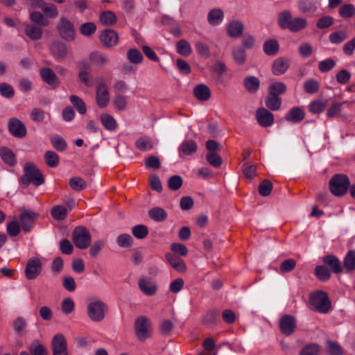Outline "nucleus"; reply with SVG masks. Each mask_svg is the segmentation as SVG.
Listing matches in <instances>:
<instances>
[{"instance_id":"7ed1b4c3","label":"nucleus","mask_w":355,"mask_h":355,"mask_svg":"<svg viewBox=\"0 0 355 355\" xmlns=\"http://www.w3.org/2000/svg\"><path fill=\"white\" fill-rule=\"evenodd\" d=\"M350 187V180L347 175L343 173L334 175L329 180V189L331 193L337 197L345 196Z\"/></svg>"},{"instance_id":"f8f14e48","label":"nucleus","mask_w":355,"mask_h":355,"mask_svg":"<svg viewBox=\"0 0 355 355\" xmlns=\"http://www.w3.org/2000/svg\"><path fill=\"white\" fill-rule=\"evenodd\" d=\"M50 51L53 57L57 60H64L68 55L67 45L61 41L55 40L50 46Z\"/></svg>"},{"instance_id":"e433bc0d","label":"nucleus","mask_w":355,"mask_h":355,"mask_svg":"<svg viewBox=\"0 0 355 355\" xmlns=\"http://www.w3.org/2000/svg\"><path fill=\"white\" fill-rule=\"evenodd\" d=\"M234 61L239 65H243L246 62L247 55L244 49L239 46L234 47L232 52Z\"/></svg>"},{"instance_id":"c9c22d12","label":"nucleus","mask_w":355,"mask_h":355,"mask_svg":"<svg viewBox=\"0 0 355 355\" xmlns=\"http://www.w3.org/2000/svg\"><path fill=\"white\" fill-rule=\"evenodd\" d=\"M28 350L31 355H48L46 348L38 340L32 341L28 347Z\"/></svg>"},{"instance_id":"2eb2a0df","label":"nucleus","mask_w":355,"mask_h":355,"mask_svg":"<svg viewBox=\"0 0 355 355\" xmlns=\"http://www.w3.org/2000/svg\"><path fill=\"white\" fill-rule=\"evenodd\" d=\"M38 214L31 210H24L19 216L21 227L24 231L29 232L34 224Z\"/></svg>"},{"instance_id":"a878e982","label":"nucleus","mask_w":355,"mask_h":355,"mask_svg":"<svg viewBox=\"0 0 355 355\" xmlns=\"http://www.w3.org/2000/svg\"><path fill=\"white\" fill-rule=\"evenodd\" d=\"M24 32L26 36L32 40H38L42 37V28L31 24H25Z\"/></svg>"},{"instance_id":"de8ad7c7","label":"nucleus","mask_w":355,"mask_h":355,"mask_svg":"<svg viewBox=\"0 0 355 355\" xmlns=\"http://www.w3.org/2000/svg\"><path fill=\"white\" fill-rule=\"evenodd\" d=\"M67 213V209L62 205H55L51 211L52 217L57 220H62L65 219Z\"/></svg>"},{"instance_id":"774afa93","label":"nucleus","mask_w":355,"mask_h":355,"mask_svg":"<svg viewBox=\"0 0 355 355\" xmlns=\"http://www.w3.org/2000/svg\"><path fill=\"white\" fill-rule=\"evenodd\" d=\"M318 352L319 346L316 344H310L301 349L300 355H318Z\"/></svg>"},{"instance_id":"393cba45","label":"nucleus","mask_w":355,"mask_h":355,"mask_svg":"<svg viewBox=\"0 0 355 355\" xmlns=\"http://www.w3.org/2000/svg\"><path fill=\"white\" fill-rule=\"evenodd\" d=\"M89 59L92 63L99 67H104L110 63V59L106 55L99 52L94 51L89 55Z\"/></svg>"},{"instance_id":"e2e57ef3","label":"nucleus","mask_w":355,"mask_h":355,"mask_svg":"<svg viewBox=\"0 0 355 355\" xmlns=\"http://www.w3.org/2000/svg\"><path fill=\"white\" fill-rule=\"evenodd\" d=\"M336 66V62L333 58H327L322 60L318 64V69L322 73L330 71Z\"/></svg>"},{"instance_id":"f704fd0d","label":"nucleus","mask_w":355,"mask_h":355,"mask_svg":"<svg viewBox=\"0 0 355 355\" xmlns=\"http://www.w3.org/2000/svg\"><path fill=\"white\" fill-rule=\"evenodd\" d=\"M149 217L156 221V222H162L165 220L167 218L166 211L161 208V207H153L148 211Z\"/></svg>"},{"instance_id":"39448f33","label":"nucleus","mask_w":355,"mask_h":355,"mask_svg":"<svg viewBox=\"0 0 355 355\" xmlns=\"http://www.w3.org/2000/svg\"><path fill=\"white\" fill-rule=\"evenodd\" d=\"M71 239L75 246L80 250L87 248L92 242L91 234L84 226H78L73 230Z\"/></svg>"},{"instance_id":"4be33fe9","label":"nucleus","mask_w":355,"mask_h":355,"mask_svg":"<svg viewBox=\"0 0 355 355\" xmlns=\"http://www.w3.org/2000/svg\"><path fill=\"white\" fill-rule=\"evenodd\" d=\"M304 112L301 107L291 108L286 114L285 119L292 123H300L304 119Z\"/></svg>"},{"instance_id":"72a5a7b5","label":"nucleus","mask_w":355,"mask_h":355,"mask_svg":"<svg viewBox=\"0 0 355 355\" xmlns=\"http://www.w3.org/2000/svg\"><path fill=\"white\" fill-rule=\"evenodd\" d=\"M135 146L139 150L148 151L153 149L154 145L153 140L150 137L144 136L139 137L135 141Z\"/></svg>"},{"instance_id":"4d7b16f0","label":"nucleus","mask_w":355,"mask_h":355,"mask_svg":"<svg viewBox=\"0 0 355 355\" xmlns=\"http://www.w3.org/2000/svg\"><path fill=\"white\" fill-rule=\"evenodd\" d=\"M132 233L137 239H144L148 234V229L144 225H137L132 227Z\"/></svg>"},{"instance_id":"473e14b6","label":"nucleus","mask_w":355,"mask_h":355,"mask_svg":"<svg viewBox=\"0 0 355 355\" xmlns=\"http://www.w3.org/2000/svg\"><path fill=\"white\" fill-rule=\"evenodd\" d=\"M264 53L268 55H276L279 49V44L277 40L270 39L265 42L263 46Z\"/></svg>"},{"instance_id":"c85d7f7f","label":"nucleus","mask_w":355,"mask_h":355,"mask_svg":"<svg viewBox=\"0 0 355 355\" xmlns=\"http://www.w3.org/2000/svg\"><path fill=\"white\" fill-rule=\"evenodd\" d=\"M224 18V13L220 8H214L209 10L207 15V21L212 26L220 24Z\"/></svg>"},{"instance_id":"338daca9","label":"nucleus","mask_w":355,"mask_h":355,"mask_svg":"<svg viewBox=\"0 0 355 355\" xmlns=\"http://www.w3.org/2000/svg\"><path fill=\"white\" fill-rule=\"evenodd\" d=\"M74 302L71 298H64L61 302L62 311L66 315L71 313L74 310Z\"/></svg>"},{"instance_id":"58836bf2","label":"nucleus","mask_w":355,"mask_h":355,"mask_svg":"<svg viewBox=\"0 0 355 355\" xmlns=\"http://www.w3.org/2000/svg\"><path fill=\"white\" fill-rule=\"evenodd\" d=\"M293 19L291 12L284 10L278 14L277 22L282 29H288Z\"/></svg>"},{"instance_id":"ddd939ff","label":"nucleus","mask_w":355,"mask_h":355,"mask_svg":"<svg viewBox=\"0 0 355 355\" xmlns=\"http://www.w3.org/2000/svg\"><path fill=\"white\" fill-rule=\"evenodd\" d=\"M256 117L258 123L262 127H269L274 123V115L266 108L260 107L257 109Z\"/></svg>"},{"instance_id":"052dcab7","label":"nucleus","mask_w":355,"mask_h":355,"mask_svg":"<svg viewBox=\"0 0 355 355\" xmlns=\"http://www.w3.org/2000/svg\"><path fill=\"white\" fill-rule=\"evenodd\" d=\"M30 19L31 21L40 26H46L49 24L48 19H46L40 12L34 11L31 12L30 15Z\"/></svg>"},{"instance_id":"0eeeda50","label":"nucleus","mask_w":355,"mask_h":355,"mask_svg":"<svg viewBox=\"0 0 355 355\" xmlns=\"http://www.w3.org/2000/svg\"><path fill=\"white\" fill-rule=\"evenodd\" d=\"M57 31L60 36L67 41H73L76 37V30L73 24L66 17H61L57 24Z\"/></svg>"},{"instance_id":"bb28decb","label":"nucleus","mask_w":355,"mask_h":355,"mask_svg":"<svg viewBox=\"0 0 355 355\" xmlns=\"http://www.w3.org/2000/svg\"><path fill=\"white\" fill-rule=\"evenodd\" d=\"M138 286L139 289L146 295H155L157 292V286L149 280L141 278L139 280Z\"/></svg>"},{"instance_id":"6e6d98bb","label":"nucleus","mask_w":355,"mask_h":355,"mask_svg":"<svg viewBox=\"0 0 355 355\" xmlns=\"http://www.w3.org/2000/svg\"><path fill=\"white\" fill-rule=\"evenodd\" d=\"M112 103L116 110L119 111L125 110L128 104L127 97L122 94H115Z\"/></svg>"},{"instance_id":"9b49d317","label":"nucleus","mask_w":355,"mask_h":355,"mask_svg":"<svg viewBox=\"0 0 355 355\" xmlns=\"http://www.w3.org/2000/svg\"><path fill=\"white\" fill-rule=\"evenodd\" d=\"M10 133L15 137L21 139L26 137L27 130L22 121L17 118H11L8 123Z\"/></svg>"},{"instance_id":"603ef678","label":"nucleus","mask_w":355,"mask_h":355,"mask_svg":"<svg viewBox=\"0 0 355 355\" xmlns=\"http://www.w3.org/2000/svg\"><path fill=\"white\" fill-rule=\"evenodd\" d=\"M242 171L246 178L252 180L257 175V165L245 162L242 166Z\"/></svg>"},{"instance_id":"5fc2aeb1","label":"nucleus","mask_w":355,"mask_h":355,"mask_svg":"<svg viewBox=\"0 0 355 355\" xmlns=\"http://www.w3.org/2000/svg\"><path fill=\"white\" fill-rule=\"evenodd\" d=\"M69 187L74 191H80L87 187L86 182L80 177H73L69 181Z\"/></svg>"},{"instance_id":"680f3d73","label":"nucleus","mask_w":355,"mask_h":355,"mask_svg":"<svg viewBox=\"0 0 355 355\" xmlns=\"http://www.w3.org/2000/svg\"><path fill=\"white\" fill-rule=\"evenodd\" d=\"M183 184L182 178L178 175H174L168 180V187L172 191L178 190Z\"/></svg>"},{"instance_id":"1a4fd4ad","label":"nucleus","mask_w":355,"mask_h":355,"mask_svg":"<svg viewBox=\"0 0 355 355\" xmlns=\"http://www.w3.org/2000/svg\"><path fill=\"white\" fill-rule=\"evenodd\" d=\"M42 262L40 259L33 257L28 259L25 268V276L28 279H36L42 271Z\"/></svg>"},{"instance_id":"a19ab883","label":"nucleus","mask_w":355,"mask_h":355,"mask_svg":"<svg viewBox=\"0 0 355 355\" xmlns=\"http://www.w3.org/2000/svg\"><path fill=\"white\" fill-rule=\"evenodd\" d=\"M286 91V86L282 82H274L268 87V94L279 96Z\"/></svg>"},{"instance_id":"6e6552de","label":"nucleus","mask_w":355,"mask_h":355,"mask_svg":"<svg viewBox=\"0 0 355 355\" xmlns=\"http://www.w3.org/2000/svg\"><path fill=\"white\" fill-rule=\"evenodd\" d=\"M279 328L284 335L286 336H291L297 328L296 318L292 315H283L279 321Z\"/></svg>"},{"instance_id":"9d476101","label":"nucleus","mask_w":355,"mask_h":355,"mask_svg":"<svg viewBox=\"0 0 355 355\" xmlns=\"http://www.w3.org/2000/svg\"><path fill=\"white\" fill-rule=\"evenodd\" d=\"M40 76L44 83L51 89H55L60 86V80L54 71L50 67H42L40 69Z\"/></svg>"},{"instance_id":"a18cd8bd","label":"nucleus","mask_w":355,"mask_h":355,"mask_svg":"<svg viewBox=\"0 0 355 355\" xmlns=\"http://www.w3.org/2000/svg\"><path fill=\"white\" fill-rule=\"evenodd\" d=\"M44 159L46 165L51 168H55L59 164V157L54 151H46L44 153Z\"/></svg>"},{"instance_id":"2f4dec72","label":"nucleus","mask_w":355,"mask_h":355,"mask_svg":"<svg viewBox=\"0 0 355 355\" xmlns=\"http://www.w3.org/2000/svg\"><path fill=\"white\" fill-rule=\"evenodd\" d=\"M27 321L22 317H17L13 320L12 327L18 336H21L27 332Z\"/></svg>"},{"instance_id":"b1692460","label":"nucleus","mask_w":355,"mask_h":355,"mask_svg":"<svg viewBox=\"0 0 355 355\" xmlns=\"http://www.w3.org/2000/svg\"><path fill=\"white\" fill-rule=\"evenodd\" d=\"M243 85L249 93L255 94L260 88V81L256 76H248L243 79Z\"/></svg>"},{"instance_id":"13d9d810","label":"nucleus","mask_w":355,"mask_h":355,"mask_svg":"<svg viewBox=\"0 0 355 355\" xmlns=\"http://www.w3.org/2000/svg\"><path fill=\"white\" fill-rule=\"evenodd\" d=\"M297 265L294 259H288L283 261L279 266V271L282 273H288L293 271Z\"/></svg>"},{"instance_id":"dca6fc26","label":"nucleus","mask_w":355,"mask_h":355,"mask_svg":"<svg viewBox=\"0 0 355 355\" xmlns=\"http://www.w3.org/2000/svg\"><path fill=\"white\" fill-rule=\"evenodd\" d=\"M101 43L106 47H112L118 43V34L112 29H105L99 35Z\"/></svg>"},{"instance_id":"69168bd1","label":"nucleus","mask_w":355,"mask_h":355,"mask_svg":"<svg viewBox=\"0 0 355 355\" xmlns=\"http://www.w3.org/2000/svg\"><path fill=\"white\" fill-rule=\"evenodd\" d=\"M96 31V26L93 22H86L83 24L80 27V32L85 36L93 35Z\"/></svg>"},{"instance_id":"3c124183","label":"nucleus","mask_w":355,"mask_h":355,"mask_svg":"<svg viewBox=\"0 0 355 355\" xmlns=\"http://www.w3.org/2000/svg\"><path fill=\"white\" fill-rule=\"evenodd\" d=\"M127 58L130 62L132 64H140L144 59L141 53L137 49H130L127 51Z\"/></svg>"},{"instance_id":"ea45409f","label":"nucleus","mask_w":355,"mask_h":355,"mask_svg":"<svg viewBox=\"0 0 355 355\" xmlns=\"http://www.w3.org/2000/svg\"><path fill=\"white\" fill-rule=\"evenodd\" d=\"M100 119L103 125L107 130L112 131L116 128V121L112 115L103 113L101 115Z\"/></svg>"},{"instance_id":"0e129e2a","label":"nucleus","mask_w":355,"mask_h":355,"mask_svg":"<svg viewBox=\"0 0 355 355\" xmlns=\"http://www.w3.org/2000/svg\"><path fill=\"white\" fill-rule=\"evenodd\" d=\"M259 193L262 196H268L272 189V184L268 180H263L259 186Z\"/></svg>"},{"instance_id":"f3484780","label":"nucleus","mask_w":355,"mask_h":355,"mask_svg":"<svg viewBox=\"0 0 355 355\" xmlns=\"http://www.w3.org/2000/svg\"><path fill=\"white\" fill-rule=\"evenodd\" d=\"M322 262L329 270L335 274L341 273L343 270L341 262L339 259L333 254H327L322 258Z\"/></svg>"},{"instance_id":"cd10ccee","label":"nucleus","mask_w":355,"mask_h":355,"mask_svg":"<svg viewBox=\"0 0 355 355\" xmlns=\"http://www.w3.org/2000/svg\"><path fill=\"white\" fill-rule=\"evenodd\" d=\"M265 104L270 110L277 111L281 108L282 99L280 96L268 94L265 98Z\"/></svg>"},{"instance_id":"a211bd4d","label":"nucleus","mask_w":355,"mask_h":355,"mask_svg":"<svg viewBox=\"0 0 355 355\" xmlns=\"http://www.w3.org/2000/svg\"><path fill=\"white\" fill-rule=\"evenodd\" d=\"M166 259L174 270L179 272H184L187 270V265L183 259L175 254L166 253Z\"/></svg>"},{"instance_id":"aec40b11","label":"nucleus","mask_w":355,"mask_h":355,"mask_svg":"<svg viewBox=\"0 0 355 355\" xmlns=\"http://www.w3.org/2000/svg\"><path fill=\"white\" fill-rule=\"evenodd\" d=\"M0 157L2 161L9 166H14L17 164V159L13 151L6 146L0 147Z\"/></svg>"},{"instance_id":"c756f323","label":"nucleus","mask_w":355,"mask_h":355,"mask_svg":"<svg viewBox=\"0 0 355 355\" xmlns=\"http://www.w3.org/2000/svg\"><path fill=\"white\" fill-rule=\"evenodd\" d=\"M288 68V62L286 59L280 58L275 60L272 64V71L275 75L284 74Z\"/></svg>"},{"instance_id":"5701e85b","label":"nucleus","mask_w":355,"mask_h":355,"mask_svg":"<svg viewBox=\"0 0 355 355\" xmlns=\"http://www.w3.org/2000/svg\"><path fill=\"white\" fill-rule=\"evenodd\" d=\"M193 95L199 101H207L211 97V91L206 85L199 84L193 88Z\"/></svg>"},{"instance_id":"412c9836","label":"nucleus","mask_w":355,"mask_h":355,"mask_svg":"<svg viewBox=\"0 0 355 355\" xmlns=\"http://www.w3.org/2000/svg\"><path fill=\"white\" fill-rule=\"evenodd\" d=\"M243 24L239 20H234L230 22L227 27V34L231 37H239L243 32Z\"/></svg>"},{"instance_id":"6ab92c4d","label":"nucleus","mask_w":355,"mask_h":355,"mask_svg":"<svg viewBox=\"0 0 355 355\" xmlns=\"http://www.w3.org/2000/svg\"><path fill=\"white\" fill-rule=\"evenodd\" d=\"M198 149L196 142L191 139L184 140L179 147V155L180 157L194 154Z\"/></svg>"},{"instance_id":"20e7f679","label":"nucleus","mask_w":355,"mask_h":355,"mask_svg":"<svg viewBox=\"0 0 355 355\" xmlns=\"http://www.w3.org/2000/svg\"><path fill=\"white\" fill-rule=\"evenodd\" d=\"M107 309V305L105 302L100 300H94L87 304V315L92 321L99 322L104 320Z\"/></svg>"},{"instance_id":"49530a36","label":"nucleus","mask_w":355,"mask_h":355,"mask_svg":"<svg viewBox=\"0 0 355 355\" xmlns=\"http://www.w3.org/2000/svg\"><path fill=\"white\" fill-rule=\"evenodd\" d=\"M346 103L347 101L342 103L334 101L331 106L328 108L326 116L328 118H334L338 116L342 111L343 105Z\"/></svg>"},{"instance_id":"79ce46f5","label":"nucleus","mask_w":355,"mask_h":355,"mask_svg":"<svg viewBox=\"0 0 355 355\" xmlns=\"http://www.w3.org/2000/svg\"><path fill=\"white\" fill-rule=\"evenodd\" d=\"M110 101L108 90L96 91V102L98 107L105 108Z\"/></svg>"},{"instance_id":"f257e3e1","label":"nucleus","mask_w":355,"mask_h":355,"mask_svg":"<svg viewBox=\"0 0 355 355\" xmlns=\"http://www.w3.org/2000/svg\"><path fill=\"white\" fill-rule=\"evenodd\" d=\"M24 175L19 179V182L24 187H27L31 183L35 187H39L44 183V175L34 163L27 162L24 166Z\"/></svg>"},{"instance_id":"c03bdc74","label":"nucleus","mask_w":355,"mask_h":355,"mask_svg":"<svg viewBox=\"0 0 355 355\" xmlns=\"http://www.w3.org/2000/svg\"><path fill=\"white\" fill-rule=\"evenodd\" d=\"M116 21L117 18L112 11H104L100 15V21L105 26H112Z\"/></svg>"},{"instance_id":"4468645a","label":"nucleus","mask_w":355,"mask_h":355,"mask_svg":"<svg viewBox=\"0 0 355 355\" xmlns=\"http://www.w3.org/2000/svg\"><path fill=\"white\" fill-rule=\"evenodd\" d=\"M51 347L53 354H62L68 351L67 342L62 334H55L51 340Z\"/></svg>"},{"instance_id":"bf43d9fd","label":"nucleus","mask_w":355,"mask_h":355,"mask_svg":"<svg viewBox=\"0 0 355 355\" xmlns=\"http://www.w3.org/2000/svg\"><path fill=\"white\" fill-rule=\"evenodd\" d=\"M206 159L210 165L215 168L220 167L223 163L221 157L215 152H208L206 154Z\"/></svg>"},{"instance_id":"37998d69","label":"nucleus","mask_w":355,"mask_h":355,"mask_svg":"<svg viewBox=\"0 0 355 355\" xmlns=\"http://www.w3.org/2000/svg\"><path fill=\"white\" fill-rule=\"evenodd\" d=\"M176 50L180 55L184 57L189 56L192 52L191 46L186 40H180L176 43Z\"/></svg>"},{"instance_id":"f03ea898","label":"nucleus","mask_w":355,"mask_h":355,"mask_svg":"<svg viewBox=\"0 0 355 355\" xmlns=\"http://www.w3.org/2000/svg\"><path fill=\"white\" fill-rule=\"evenodd\" d=\"M309 302L312 309L320 313L326 314L332 309L327 293L322 291L311 293L309 296Z\"/></svg>"},{"instance_id":"4c0bfd02","label":"nucleus","mask_w":355,"mask_h":355,"mask_svg":"<svg viewBox=\"0 0 355 355\" xmlns=\"http://www.w3.org/2000/svg\"><path fill=\"white\" fill-rule=\"evenodd\" d=\"M307 26V21L302 17L293 18L288 26V30L293 33H297Z\"/></svg>"},{"instance_id":"864d4df0","label":"nucleus","mask_w":355,"mask_h":355,"mask_svg":"<svg viewBox=\"0 0 355 355\" xmlns=\"http://www.w3.org/2000/svg\"><path fill=\"white\" fill-rule=\"evenodd\" d=\"M50 141L53 147L58 151H64L67 148L65 140L58 135L52 136Z\"/></svg>"},{"instance_id":"7c9ffc66","label":"nucleus","mask_w":355,"mask_h":355,"mask_svg":"<svg viewBox=\"0 0 355 355\" xmlns=\"http://www.w3.org/2000/svg\"><path fill=\"white\" fill-rule=\"evenodd\" d=\"M347 272L355 270V250H349L343 259V267Z\"/></svg>"},{"instance_id":"8fccbe9b","label":"nucleus","mask_w":355,"mask_h":355,"mask_svg":"<svg viewBox=\"0 0 355 355\" xmlns=\"http://www.w3.org/2000/svg\"><path fill=\"white\" fill-rule=\"evenodd\" d=\"M70 101L74 107L80 114H85L87 112V107L85 102L78 96L71 95L69 97Z\"/></svg>"},{"instance_id":"09e8293b","label":"nucleus","mask_w":355,"mask_h":355,"mask_svg":"<svg viewBox=\"0 0 355 355\" xmlns=\"http://www.w3.org/2000/svg\"><path fill=\"white\" fill-rule=\"evenodd\" d=\"M315 275L322 282H326L331 277V272L325 266H318L315 268Z\"/></svg>"},{"instance_id":"423d86ee","label":"nucleus","mask_w":355,"mask_h":355,"mask_svg":"<svg viewBox=\"0 0 355 355\" xmlns=\"http://www.w3.org/2000/svg\"><path fill=\"white\" fill-rule=\"evenodd\" d=\"M135 333L139 341L144 342L151 336V322L146 316L137 318L134 324Z\"/></svg>"}]
</instances>
